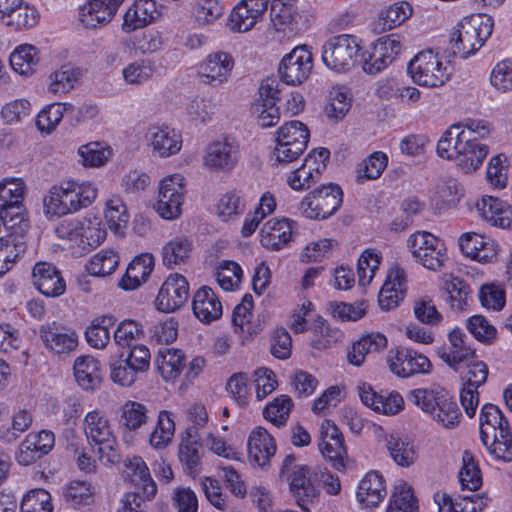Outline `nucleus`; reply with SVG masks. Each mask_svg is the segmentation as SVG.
Segmentation results:
<instances>
[{"label":"nucleus","mask_w":512,"mask_h":512,"mask_svg":"<svg viewBox=\"0 0 512 512\" xmlns=\"http://www.w3.org/2000/svg\"><path fill=\"white\" fill-rule=\"evenodd\" d=\"M382 261V254L374 248L365 249L357 262V274L359 286L365 288L374 279Z\"/></svg>","instance_id":"62"},{"label":"nucleus","mask_w":512,"mask_h":512,"mask_svg":"<svg viewBox=\"0 0 512 512\" xmlns=\"http://www.w3.org/2000/svg\"><path fill=\"white\" fill-rule=\"evenodd\" d=\"M194 315L204 323L219 319L223 313V306L218 295L207 286L199 288L192 301Z\"/></svg>","instance_id":"38"},{"label":"nucleus","mask_w":512,"mask_h":512,"mask_svg":"<svg viewBox=\"0 0 512 512\" xmlns=\"http://www.w3.org/2000/svg\"><path fill=\"white\" fill-rule=\"evenodd\" d=\"M80 77V71L71 66H61L48 76V92L55 96H63L71 91Z\"/></svg>","instance_id":"53"},{"label":"nucleus","mask_w":512,"mask_h":512,"mask_svg":"<svg viewBox=\"0 0 512 512\" xmlns=\"http://www.w3.org/2000/svg\"><path fill=\"white\" fill-rule=\"evenodd\" d=\"M293 222L286 218H273L264 223L260 230V243L263 247L278 251L292 239Z\"/></svg>","instance_id":"35"},{"label":"nucleus","mask_w":512,"mask_h":512,"mask_svg":"<svg viewBox=\"0 0 512 512\" xmlns=\"http://www.w3.org/2000/svg\"><path fill=\"white\" fill-rule=\"evenodd\" d=\"M476 208L481 218L491 226L501 229L511 227L512 207L507 202L486 195L477 201Z\"/></svg>","instance_id":"33"},{"label":"nucleus","mask_w":512,"mask_h":512,"mask_svg":"<svg viewBox=\"0 0 512 512\" xmlns=\"http://www.w3.org/2000/svg\"><path fill=\"white\" fill-rule=\"evenodd\" d=\"M103 214L110 231L115 235L123 236L130 219L123 198L118 194L109 196L104 203Z\"/></svg>","instance_id":"42"},{"label":"nucleus","mask_w":512,"mask_h":512,"mask_svg":"<svg viewBox=\"0 0 512 512\" xmlns=\"http://www.w3.org/2000/svg\"><path fill=\"white\" fill-rule=\"evenodd\" d=\"M407 70L414 83L427 88L442 87L452 74L449 61L432 49L418 52L410 60Z\"/></svg>","instance_id":"5"},{"label":"nucleus","mask_w":512,"mask_h":512,"mask_svg":"<svg viewBox=\"0 0 512 512\" xmlns=\"http://www.w3.org/2000/svg\"><path fill=\"white\" fill-rule=\"evenodd\" d=\"M123 477L142 490L144 498L151 499L157 493V486L150 475L149 468L140 456H132L123 463Z\"/></svg>","instance_id":"32"},{"label":"nucleus","mask_w":512,"mask_h":512,"mask_svg":"<svg viewBox=\"0 0 512 512\" xmlns=\"http://www.w3.org/2000/svg\"><path fill=\"white\" fill-rule=\"evenodd\" d=\"M322 456L338 471L345 469L347 455L344 439L331 420H324L321 424L320 442L318 444Z\"/></svg>","instance_id":"22"},{"label":"nucleus","mask_w":512,"mask_h":512,"mask_svg":"<svg viewBox=\"0 0 512 512\" xmlns=\"http://www.w3.org/2000/svg\"><path fill=\"white\" fill-rule=\"evenodd\" d=\"M233 68L232 55L224 51H217L210 53L199 63L197 75L202 83L218 86L229 80Z\"/></svg>","instance_id":"21"},{"label":"nucleus","mask_w":512,"mask_h":512,"mask_svg":"<svg viewBox=\"0 0 512 512\" xmlns=\"http://www.w3.org/2000/svg\"><path fill=\"white\" fill-rule=\"evenodd\" d=\"M386 448L393 461L401 467H410L416 461V449L409 441L389 435L386 438Z\"/></svg>","instance_id":"63"},{"label":"nucleus","mask_w":512,"mask_h":512,"mask_svg":"<svg viewBox=\"0 0 512 512\" xmlns=\"http://www.w3.org/2000/svg\"><path fill=\"white\" fill-rule=\"evenodd\" d=\"M40 338L44 346L57 355L75 351L79 343L78 335L74 330L56 322L43 325L40 328Z\"/></svg>","instance_id":"27"},{"label":"nucleus","mask_w":512,"mask_h":512,"mask_svg":"<svg viewBox=\"0 0 512 512\" xmlns=\"http://www.w3.org/2000/svg\"><path fill=\"white\" fill-rule=\"evenodd\" d=\"M189 297V284L184 276L170 274L161 285L155 299L158 311L172 313L182 307Z\"/></svg>","instance_id":"20"},{"label":"nucleus","mask_w":512,"mask_h":512,"mask_svg":"<svg viewBox=\"0 0 512 512\" xmlns=\"http://www.w3.org/2000/svg\"><path fill=\"white\" fill-rule=\"evenodd\" d=\"M148 421L149 409L141 402L127 400L119 408V426L126 443L130 442L132 434L147 425Z\"/></svg>","instance_id":"31"},{"label":"nucleus","mask_w":512,"mask_h":512,"mask_svg":"<svg viewBox=\"0 0 512 512\" xmlns=\"http://www.w3.org/2000/svg\"><path fill=\"white\" fill-rule=\"evenodd\" d=\"M185 177L172 173L163 177L158 183V194L154 209L164 220L173 221L182 215L186 198Z\"/></svg>","instance_id":"10"},{"label":"nucleus","mask_w":512,"mask_h":512,"mask_svg":"<svg viewBox=\"0 0 512 512\" xmlns=\"http://www.w3.org/2000/svg\"><path fill=\"white\" fill-rule=\"evenodd\" d=\"M26 186L21 178H6L0 182V216L3 220L23 219V200Z\"/></svg>","instance_id":"26"},{"label":"nucleus","mask_w":512,"mask_h":512,"mask_svg":"<svg viewBox=\"0 0 512 512\" xmlns=\"http://www.w3.org/2000/svg\"><path fill=\"white\" fill-rule=\"evenodd\" d=\"M40 20L37 8L24 1L0 22L11 32H23L34 28Z\"/></svg>","instance_id":"46"},{"label":"nucleus","mask_w":512,"mask_h":512,"mask_svg":"<svg viewBox=\"0 0 512 512\" xmlns=\"http://www.w3.org/2000/svg\"><path fill=\"white\" fill-rule=\"evenodd\" d=\"M493 27L494 20L488 14L477 13L464 17L450 35L454 53L463 59L474 55L491 36Z\"/></svg>","instance_id":"4"},{"label":"nucleus","mask_w":512,"mask_h":512,"mask_svg":"<svg viewBox=\"0 0 512 512\" xmlns=\"http://www.w3.org/2000/svg\"><path fill=\"white\" fill-rule=\"evenodd\" d=\"M82 429L90 444L99 446L100 459L105 464H114L118 460L116 437L107 414L95 408L84 416Z\"/></svg>","instance_id":"6"},{"label":"nucleus","mask_w":512,"mask_h":512,"mask_svg":"<svg viewBox=\"0 0 512 512\" xmlns=\"http://www.w3.org/2000/svg\"><path fill=\"white\" fill-rule=\"evenodd\" d=\"M310 345L316 350H325L337 341L339 331L330 327L328 322L320 315H314L310 322Z\"/></svg>","instance_id":"54"},{"label":"nucleus","mask_w":512,"mask_h":512,"mask_svg":"<svg viewBox=\"0 0 512 512\" xmlns=\"http://www.w3.org/2000/svg\"><path fill=\"white\" fill-rule=\"evenodd\" d=\"M313 69L312 52L306 45H299L286 54L279 65V75L288 85H300Z\"/></svg>","instance_id":"17"},{"label":"nucleus","mask_w":512,"mask_h":512,"mask_svg":"<svg viewBox=\"0 0 512 512\" xmlns=\"http://www.w3.org/2000/svg\"><path fill=\"white\" fill-rule=\"evenodd\" d=\"M412 14L413 8L410 3L395 2L380 12L377 25L381 31L391 30L406 22Z\"/></svg>","instance_id":"55"},{"label":"nucleus","mask_w":512,"mask_h":512,"mask_svg":"<svg viewBox=\"0 0 512 512\" xmlns=\"http://www.w3.org/2000/svg\"><path fill=\"white\" fill-rule=\"evenodd\" d=\"M119 261V255L115 250L102 249L89 259L85 268L89 275L105 277L117 269Z\"/></svg>","instance_id":"60"},{"label":"nucleus","mask_w":512,"mask_h":512,"mask_svg":"<svg viewBox=\"0 0 512 512\" xmlns=\"http://www.w3.org/2000/svg\"><path fill=\"white\" fill-rule=\"evenodd\" d=\"M493 131V124L486 119L466 118L453 123L440 136L437 155L453 162L460 172L472 174L489 154V146L482 141Z\"/></svg>","instance_id":"1"},{"label":"nucleus","mask_w":512,"mask_h":512,"mask_svg":"<svg viewBox=\"0 0 512 512\" xmlns=\"http://www.w3.org/2000/svg\"><path fill=\"white\" fill-rule=\"evenodd\" d=\"M402 43L397 34L378 38L371 46V51L362 53V68L367 74H377L386 69L400 54Z\"/></svg>","instance_id":"15"},{"label":"nucleus","mask_w":512,"mask_h":512,"mask_svg":"<svg viewBox=\"0 0 512 512\" xmlns=\"http://www.w3.org/2000/svg\"><path fill=\"white\" fill-rule=\"evenodd\" d=\"M247 447L250 461L261 468L268 466L276 453L274 438L262 427L252 430Z\"/></svg>","instance_id":"37"},{"label":"nucleus","mask_w":512,"mask_h":512,"mask_svg":"<svg viewBox=\"0 0 512 512\" xmlns=\"http://www.w3.org/2000/svg\"><path fill=\"white\" fill-rule=\"evenodd\" d=\"M97 196L98 188L90 181H63L44 196L43 212L48 219L60 218L89 207Z\"/></svg>","instance_id":"2"},{"label":"nucleus","mask_w":512,"mask_h":512,"mask_svg":"<svg viewBox=\"0 0 512 512\" xmlns=\"http://www.w3.org/2000/svg\"><path fill=\"white\" fill-rule=\"evenodd\" d=\"M124 0H86L79 8V20L87 28L109 24Z\"/></svg>","instance_id":"24"},{"label":"nucleus","mask_w":512,"mask_h":512,"mask_svg":"<svg viewBox=\"0 0 512 512\" xmlns=\"http://www.w3.org/2000/svg\"><path fill=\"white\" fill-rule=\"evenodd\" d=\"M391 372L398 377L407 378L415 374H428L432 364L423 354L404 347L391 349L386 358Z\"/></svg>","instance_id":"18"},{"label":"nucleus","mask_w":512,"mask_h":512,"mask_svg":"<svg viewBox=\"0 0 512 512\" xmlns=\"http://www.w3.org/2000/svg\"><path fill=\"white\" fill-rule=\"evenodd\" d=\"M433 499L438 512H482L487 505L486 498L479 495L452 497L446 492H437Z\"/></svg>","instance_id":"39"},{"label":"nucleus","mask_w":512,"mask_h":512,"mask_svg":"<svg viewBox=\"0 0 512 512\" xmlns=\"http://www.w3.org/2000/svg\"><path fill=\"white\" fill-rule=\"evenodd\" d=\"M462 490L477 491L482 485V472L474 455L470 451L462 454V465L458 472Z\"/></svg>","instance_id":"56"},{"label":"nucleus","mask_w":512,"mask_h":512,"mask_svg":"<svg viewBox=\"0 0 512 512\" xmlns=\"http://www.w3.org/2000/svg\"><path fill=\"white\" fill-rule=\"evenodd\" d=\"M192 251V243L185 236H175L164 244L161 255L164 266L173 269L184 264Z\"/></svg>","instance_id":"51"},{"label":"nucleus","mask_w":512,"mask_h":512,"mask_svg":"<svg viewBox=\"0 0 512 512\" xmlns=\"http://www.w3.org/2000/svg\"><path fill=\"white\" fill-rule=\"evenodd\" d=\"M458 244L461 252L473 261L485 264L497 259L498 244L488 236L466 232L459 237Z\"/></svg>","instance_id":"25"},{"label":"nucleus","mask_w":512,"mask_h":512,"mask_svg":"<svg viewBox=\"0 0 512 512\" xmlns=\"http://www.w3.org/2000/svg\"><path fill=\"white\" fill-rule=\"evenodd\" d=\"M407 246L415 261L428 270L439 271L448 260L444 241L428 231L411 234Z\"/></svg>","instance_id":"11"},{"label":"nucleus","mask_w":512,"mask_h":512,"mask_svg":"<svg viewBox=\"0 0 512 512\" xmlns=\"http://www.w3.org/2000/svg\"><path fill=\"white\" fill-rule=\"evenodd\" d=\"M34 287L44 296L56 298L66 291V282L56 266L48 262H37L32 270Z\"/></svg>","instance_id":"28"},{"label":"nucleus","mask_w":512,"mask_h":512,"mask_svg":"<svg viewBox=\"0 0 512 512\" xmlns=\"http://www.w3.org/2000/svg\"><path fill=\"white\" fill-rule=\"evenodd\" d=\"M352 96L345 86H334L330 89L324 106L325 116L334 122L342 120L349 112Z\"/></svg>","instance_id":"47"},{"label":"nucleus","mask_w":512,"mask_h":512,"mask_svg":"<svg viewBox=\"0 0 512 512\" xmlns=\"http://www.w3.org/2000/svg\"><path fill=\"white\" fill-rule=\"evenodd\" d=\"M488 453L498 461H512V433L510 426L500 428L497 433L490 434L489 438H481Z\"/></svg>","instance_id":"50"},{"label":"nucleus","mask_w":512,"mask_h":512,"mask_svg":"<svg viewBox=\"0 0 512 512\" xmlns=\"http://www.w3.org/2000/svg\"><path fill=\"white\" fill-rule=\"evenodd\" d=\"M12 69L19 75H33L40 63L39 49L32 44H20L15 47L9 57Z\"/></svg>","instance_id":"43"},{"label":"nucleus","mask_w":512,"mask_h":512,"mask_svg":"<svg viewBox=\"0 0 512 512\" xmlns=\"http://www.w3.org/2000/svg\"><path fill=\"white\" fill-rule=\"evenodd\" d=\"M276 206L274 195L270 192L263 193L255 209L245 216L241 228L242 236L250 237L257 230L259 224L275 211Z\"/></svg>","instance_id":"48"},{"label":"nucleus","mask_w":512,"mask_h":512,"mask_svg":"<svg viewBox=\"0 0 512 512\" xmlns=\"http://www.w3.org/2000/svg\"><path fill=\"white\" fill-rule=\"evenodd\" d=\"M246 201L237 190H229L222 194L216 204L217 216L222 221H230L243 214Z\"/></svg>","instance_id":"59"},{"label":"nucleus","mask_w":512,"mask_h":512,"mask_svg":"<svg viewBox=\"0 0 512 512\" xmlns=\"http://www.w3.org/2000/svg\"><path fill=\"white\" fill-rule=\"evenodd\" d=\"M239 160V146L229 137L210 141L202 154V167L210 173H229Z\"/></svg>","instance_id":"14"},{"label":"nucleus","mask_w":512,"mask_h":512,"mask_svg":"<svg viewBox=\"0 0 512 512\" xmlns=\"http://www.w3.org/2000/svg\"><path fill=\"white\" fill-rule=\"evenodd\" d=\"M115 319L111 315L98 316L85 331L87 343L95 349H103L110 341V329L114 326Z\"/></svg>","instance_id":"57"},{"label":"nucleus","mask_w":512,"mask_h":512,"mask_svg":"<svg viewBox=\"0 0 512 512\" xmlns=\"http://www.w3.org/2000/svg\"><path fill=\"white\" fill-rule=\"evenodd\" d=\"M74 377L77 384L87 392L100 388L103 381V371L100 361L91 355L78 356L73 365Z\"/></svg>","instance_id":"34"},{"label":"nucleus","mask_w":512,"mask_h":512,"mask_svg":"<svg viewBox=\"0 0 512 512\" xmlns=\"http://www.w3.org/2000/svg\"><path fill=\"white\" fill-rule=\"evenodd\" d=\"M406 293V273L404 269L394 266L388 273L382 285L378 303L383 311L394 309L403 300Z\"/></svg>","instance_id":"30"},{"label":"nucleus","mask_w":512,"mask_h":512,"mask_svg":"<svg viewBox=\"0 0 512 512\" xmlns=\"http://www.w3.org/2000/svg\"><path fill=\"white\" fill-rule=\"evenodd\" d=\"M388 339L380 332H370L362 335L352 344L348 352V361L354 366H361L367 355L379 353L387 348Z\"/></svg>","instance_id":"41"},{"label":"nucleus","mask_w":512,"mask_h":512,"mask_svg":"<svg viewBox=\"0 0 512 512\" xmlns=\"http://www.w3.org/2000/svg\"><path fill=\"white\" fill-rule=\"evenodd\" d=\"M386 512H419L418 503L410 485L403 481L396 485Z\"/></svg>","instance_id":"64"},{"label":"nucleus","mask_w":512,"mask_h":512,"mask_svg":"<svg viewBox=\"0 0 512 512\" xmlns=\"http://www.w3.org/2000/svg\"><path fill=\"white\" fill-rule=\"evenodd\" d=\"M361 40L351 34H341L330 38L322 47L321 58L324 65L337 73L350 71L358 62Z\"/></svg>","instance_id":"8"},{"label":"nucleus","mask_w":512,"mask_h":512,"mask_svg":"<svg viewBox=\"0 0 512 512\" xmlns=\"http://www.w3.org/2000/svg\"><path fill=\"white\" fill-rule=\"evenodd\" d=\"M309 139L310 131L303 122L298 120L285 122L275 132L273 149L275 161L280 164L294 162L306 150Z\"/></svg>","instance_id":"7"},{"label":"nucleus","mask_w":512,"mask_h":512,"mask_svg":"<svg viewBox=\"0 0 512 512\" xmlns=\"http://www.w3.org/2000/svg\"><path fill=\"white\" fill-rule=\"evenodd\" d=\"M77 154L84 167L99 168L111 158L112 150L105 143L94 141L81 145Z\"/></svg>","instance_id":"58"},{"label":"nucleus","mask_w":512,"mask_h":512,"mask_svg":"<svg viewBox=\"0 0 512 512\" xmlns=\"http://www.w3.org/2000/svg\"><path fill=\"white\" fill-rule=\"evenodd\" d=\"M154 269V257L151 253L136 256L128 265L125 275L119 281V287L131 291L146 282Z\"/></svg>","instance_id":"40"},{"label":"nucleus","mask_w":512,"mask_h":512,"mask_svg":"<svg viewBox=\"0 0 512 512\" xmlns=\"http://www.w3.org/2000/svg\"><path fill=\"white\" fill-rule=\"evenodd\" d=\"M155 72V62L149 58H141L125 65L121 74L126 85L139 87L149 82Z\"/></svg>","instance_id":"49"},{"label":"nucleus","mask_w":512,"mask_h":512,"mask_svg":"<svg viewBox=\"0 0 512 512\" xmlns=\"http://www.w3.org/2000/svg\"><path fill=\"white\" fill-rule=\"evenodd\" d=\"M55 436L52 431L41 430L29 433L19 444L15 459L21 466H30L47 455L54 447Z\"/></svg>","instance_id":"23"},{"label":"nucleus","mask_w":512,"mask_h":512,"mask_svg":"<svg viewBox=\"0 0 512 512\" xmlns=\"http://www.w3.org/2000/svg\"><path fill=\"white\" fill-rule=\"evenodd\" d=\"M337 241L321 238L308 242L301 250L299 259L302 263H320L330 258L337 248Z\"/></svg>","instance_id":"61"},{"label":"nucleus","mask_w":512,"mask_h":512,"mask_svg":"<svg viewBox=\"0 0 512 512\" xmlns=\"http://www.w3.org/2000/svg\"><path fill=\"white\" fill-rule=\"evenodd\" d=\"M175 434V418L171 411L161 410L157 422L149 437V444L154 449H164L173 440Z\"/></svg>","instance_id":"52"},{"label":"nucleus","mask_w":512,"mask_h":512,"mask_svg":"<svg viewBox=\"0 0 512 512\" xmlns=\"http://www.w3.org/2000/svg\"><path fill=\"white\" fill-rule=\"evenodd\" d=\"M144 141L151 153L161 159L178 154L182 148V135L166 124L153 123L144 129Z\"/></svg>","instance_id":"16"},{"label":"nucleus","mask_w":512,"mask_h":512,"mask_svg":"<svg viewBox=\"0 0 512 512\" xmlns=\"http://www.w3.org/2000/svg\"><path fill=\"white\" fill-rule=\"evenodd\" d=\"M156 365L165 381H174L182 373L185 366V355L180 349L161 348L156 356Z\"/></svg>","instance_id":"45"},{"label":"nucleus","mask_w":512,"mask_h":512,"mask_svg":"<svg viewBox=\"0 0 512 512\" xmlns=\"http://www.w3.org/2000/svg\"><path fill=\"white\" fill-rule=\"evenodd\" d=\"M279 478L289 485V491L296 500L297 505L305 512H309L308 505L314 503L319 496L318 489L309 476V468L297 464L292 455H287L279 471Z\"/></svg>","instance_id":"9"},{"label":"nucleus","mask_w":512,"mask_h":512,"mask_svg":"<svg viewBox=\"0 0 512 512\" xmlns=\"http://www.w3.org/2000/svg\"><path fill=\"white\" fill-rule=\"evenodd\" d=\"M55 234L69 242L73 254L82 256L99 247L106 239L107 231L100 216L88 213L62 220L56 226Z\"/></svg>","instance_id":"3"},{"label":"nucleus","mask_w":512,"mask_h":512,"mask_svg":"<svg viewBox=\"0 0 512 512\" xmlns=\"http://www.w3.org/2000/svg\"><path fill=\"white\" fill-rule=\"evenodd\" d=\"M159 14L154 0H135L123 16L122 30L131 33L142 29L154 22Z\"/></svg>","instance_id":"36"},{"label":"nucleus","mask_w":512,"mask_h":512,"mask_svg":"<svg viewBox=\"0 0 512 512\" xmlns=\"http://www.w3.org/2000/svg\"><path fill=\"white\" fill-rule=\"evenodd\" d=\"M386 494L383 476L377 471H369L358 483L356 501L361 509L372 510L384 500Z\"/></svg>","instance_id":"29"},{"label":"nucleus","mask_w":512,"mask_h":512,"mask_svg":"<svg viewBox=\"0 0 512 512\" xmlns=\"http://www.w3.org/2000/svg\"><path fill=\"white\" fill-rule=\"evenodd\" d=\"M448 338L451 344V349L449 351H444L441 354V358L453 370L460 371L462 363L473 358V356H475V352L465 344V333L462 329H453L449 333Z\"/></svg>","instance_id":"44"},{"label":"nucleus","mask_w":512,"mask_h":512,"mask_svg":"<svg viewBox=\"0 0 512 512\" xmlns=\"http://www.w3.org/2000/svg\"><path fill=\"white\" fill-rule=\"evenodd\" d=\"M270 0H240L230 11L227 27L235 33L251 31L261 22Z\"/></svg>","instance_id":"19"},{"label":"nucleus","mask_w":512,"mask_h":512,"mask_svg":"<svg viewBox=\"0 0 512 512\" xmlns=\"http://www.w3.org/2000/svg\"><path fill=\"white\" fill-rule=\"evenodd\" d=\"M342 201L341 188L329 183L307 193L299 203V211L308 219H326L340 208Z\"/></svg>","instance_id":"12"},{"label":"nucleus","mask_w":512,"mask_h":512,"mask_svg":"<svg viewBox=\"0 0 512 512\" xmlns=\"http://www.w3.org/2000/svg\"><path fill=\"white\" fill-rule=\"evenodd\" d=\"M330 152L326 148H318L310 151L303 163L286 174L285 182L295 192L309 190L317 182L326 169Z\"/></svg>","instance_id":"13"}]
</instances>
